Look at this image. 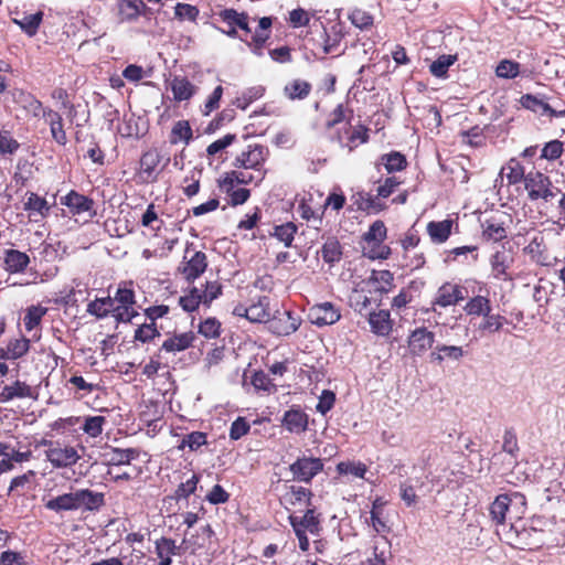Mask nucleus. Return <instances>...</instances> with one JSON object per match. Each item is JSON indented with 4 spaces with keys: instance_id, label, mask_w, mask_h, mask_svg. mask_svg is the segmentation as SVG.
Returning <instances> with one entry per match:
<instances>
[{
    "instance_id": "6ab92c4d",
    "label": "nucleus",
    "mask_w": 565,
    "mask_h": 565,
    "mask_svg": "<svg viewBox=\"0 0 565 565\" xmlns=\"http://www.w3.org/2000/svg\"><path fill=\"white\" fill-rule=\"evenodd\" d=\"M38 392L24 381L15 380L10 384L0 387V403H8L13 399L31 398L36 399Z\"/></svg>"
},
{
    "instance_id": "a211bd4d",
    "label": "nucleus",
    "mask_w": 565,
    "mask_h": 565,
    "mask_svg": "<svg viewBox=\"0 0 565 565\" xmlns=\"http://www.w3.org/2000/svg\"><path fill=\"white\" fill-rule=\"evenodd\" d=\"M367 288L372 289L374 295L379 296L377 306L383 295L391 292L394 287V275L387 269L373 270L367 280L363 281Z\"/></svg>"
},
{
    "instance_id": "cd10ccee",
    "label": "nucleus",
    "mask_w": 565,
    "mask_h": 565,
    "mask_svg": "<svg viewBox=\"0 0 565 565\" xmlns=\"http://www.w3.org/2000/svg\"><path fill=\"white\" fill-rule=\"evenodd\" d=\"M195 339L196 337L193 331L173 333L162 342L160 351L168 353L183 352L193 347Z\"/></svg>"
},
{
    "instance_id": "4c0bfd02",
    "label": "nucleus",
    "mask_w": 565,
    "mask_h": 565,
    "mask_svg": "<svg viewBox=\"0 0 565 565\" xmlns=\"http://www.w3.org/2000/svg\"><path fill=\"white\" fill-rule=\"evenodd\" d=\"M44 507L56 513L75 511L77 510L76 491L52 498L44 503Z\"/></svg>"
},
{
    "instance_id": "6e6552de",
    "label": "nucleus",
    "mask_w": 565,
    "mask_h": 565,
    "mask_svg": "<svg viewBox=\"0 0 565 565\" xmlns=\"http://www.w3.org/2000/svg\"><path fill=\"white\" fill-rule=\"evenodd\" d=\"M467 296V289L458 284L446 281L437 290L436 296L431 305L447 308L456 306L460 301L465 300Z\"/></svg>"
},
{
    "instance_id": "4d7b16f0",
    "label": "nucleus",
    "mask_w": 565,
    "mask_h": 565,
    "mask_svg": "<svg viewBox=\"0 0 565 565\" xmlns=\"http://www.w3.org/2000/svg\"><path fill=\"white\" fill-rule=\"evenodd\" d=\"M107 423L106 417L96 415L84 418L82 430L92 438H96L103 434L104 426Z\"/></svg>"
},
{
    "instance_id": "f03ea898",
    "label": "nucleus",
    "mask_w": 565,
    "mask_h": 565,
    "mask_svg": "<svg viewBox=\"0 0 565 565\" xmlns=\"http://www.w3.org/2000/svg\"><path fill=\"white\" fill-rule=\"evenodd\" d=\"M270 152L267 146L260 143H249L246 149L241 151L234 159L232 166L235 169L254 170L259 173L257 183L263 181L266 175L264 164Z\"/></svg>"
},
{
    "instance_id": "473e14b6",
    "label": "nucleus",
    "mask_w": 565,
    "mask_h": 565,
    "mask_svg": "<svg viewBox=\"0 0 565 565\" xmlns=\"http://www.w3.org/2000/svg\"><path fill=\"white\" fill-rule=\"evenodd\" d=\"M30 340L24 337L12 339L8 342L7 347L0 348V360L8 361L21 359L30 351Z\"/></svg>"
},
{
    "instance_id": "052dcab7",
    "label": "nucleus",
    "mask_w": 565,
    "mask_h": 565,
    "mask_svg": "<svg viewBox=\"0 0 565 565\" xmlns=\"http://www.w3.org/2000/svg\"><path fill=\"white\" fill-rule=\"evenodd\" d=\"M265 93L263 86L247 88L241 96L233 102L237 108L245 110L253 102L259 99Z\"/></svg>"
},
{
    "instance_id": "ea45409f",
    "label": "nucleus",
    "mask_w": 565,
    "mask_h": 565,
    "mask_svg": "<svg viewBox=\"0 0 565 565\" xmlns=\"http://www.w3.org/2000/svg\"><path fill=\"white\" fill-rule=\"evenodd\" d=\"M386 503L387 502L382 497H376L372 502V509L370 511L371 525L379 534L390 532V527L383 519Z\"/></svg>"
},
{
    "instance_id": "3c124183",
    "label": "nucleus",
    "mask_w": 565,
    "mask_h": 565,
    "mask_svg": "<svg viewBox=\"0 0 565 565\" xmlns=\"http://www.w3.org/2000/svg\"><path fill=\"white\" fill-rule=\"evenodd\" d=\"M200 480L201 477L198 473H192L189 479L178 484L173 494L171 495V499L175 500L177 502L181 500H188L189 497L196 491Z\"/></svg>"
},
{
    "instance_id": "bf43d9fd",
    "label": "nucleus",
    "mask_w": 565,
    "mask_h": 565,
    "mask_svg": "<svg viewBox=\"0 0 565 565\" xmlns=\"http://www.w3.org/2000/svg\"><path fill=\"white\" fill-rule=\"evenodd\" d=\"M207 444V434L203 431H192L183 436L178 445L179 450L188 447L191 451H196L200 447Z\"/></svg>"
},
{
    "instance_id": "4be33fe9",
    "label": "nucleus",
    "mask_w": 565,
    "mask_h": 565,
    "mask_svg": "<svg viewBox=\"0 0 565 565\" xmlns=\"http://www.w3.org/2000/svg\"><path fill=\"white\" fill-rule=\"evenodd\" d=\"M513 256L511 255L510 250L504 248V246L495 250V253H493L490 257V266L493 277L499 280L510 279L508 270L513 265Z\"/></svg>"
},
{
    "instance_id": "bb28decb",
    "label": "nucleus",
    "mask_w": 565,
    "mask_h": 565,
    "mask_svg": "<svg viewBox=\"0 0 565 565\" xmlns=\"http://www.w3.org/2000/svg\"><path fill=\"white\" fill-rule=\"evenodd\" d=\"M10 93L12 100L33 117H40L42 115L44 110L43 104L33 94L22 88H14Z\"/></svg>"
},
{
    "instance_id": "37998d69",
    "label": "nucleus",
    "mask_w": 565,
    "mask_h": 565,
    "mask_svg": "<svg viewBox=\"0 0 565 565\" xmlns=\"http://www.w3.org/2000/svg\"><path fill=\"white\" fill-rule=\"evenodd\" d=\"M193 139V130L189 120L182 119L174 122L169 136V142L171 145H178L183 142L189 145Z\"/></svg>"
},
{
    "instance_id": "39448f33",
    "label": "nucleus",
    "mask_w": 565,
    "mask_h": 565,
    "mask_svg": "<svg viewBox=\"0 0 565 565\" xmlns=\"http://www.w3.org/2000/svg\"><path fill=\"white\" fill-rule=\"evenodd\" d=\"M111 299L114 303H118L114 310V318L118 323H129L139 315L134 308L136 303L135 291L126 285L119 286Z\"/></svg>"
},
{
    "instance_id": "0eeeda50",
    "label": "nucleus",
    "mask_w": 565,
    "mask_h": 565,
    "mask_svg": "<svg viewBox=\"0 0 565 565\" xmlns=\"http://www.w3.org/2000/svg\"><path fill=\"white\" fill-rule=\"evenodd\" d=\"M313 493L310 489L302 486L285 484L284 492L280 497V503L286 509L291 508H308L312 505Z\"/></svg>"
},
{
    "instance_id": "c03bdc74",
    "label": "nucleus",
    "mask_w": 565,
    "mask_h": 565,
    "mask_svg": "<svg viewBox=\"0 0 565 565\" xmlns=\"http://www.w3.org/2000/svg\"><path fill=\"white\" fill-rule=\"evenodd\" d=\"M380 164L391 174L405 170L408 163L405 154L398 151H391L380 157Z\"/></svg>"
},
{
    "instance_id": "a18cd8bd",
    "label": "nucleus",
    "mask_w": 565,
    "mask_h": 565,
    "mask_svg": "<svg viewBox=\"0 0 565 565\" xmlns=\"http://www.w3.org/2000/svg\"><path fill=\"white\" fill-rule=\"evenodd\" d=\"M114 300L110 296L96 298L87 305V313L96 317L97 319H104L108 317L109 313L114 316Z\"/></svg>"
},
{
    "instance_id": "1a4fd4ad",
    "label": "nucleus",
    "mask_w": 565,
    "mask_h": 565,
    "mask_svg": "<svg viewBox=\"0 0 565 565\" xmlns=\"http://www.w3.org/2000/svg\"><path fill=\"white\" fill-rule=\"evenodd\" d=\"M52 449L45 450V456L47 461L57 469L68 468L78 462L81 459V455L77 452L76 448L73 446L65 445L63 446L61 443H57V446H53Z\"/></svg>"
},
{
    "instance_id": "c85d7f7f",
    "label": "nucleus",
    "mask_w": 565,
    "mask_h": 565,
    "mask_svg": "<svg viewBox=\"0 0 565 565\" xmlns=\"http://www.w3.org/2000/svg\"><path fill=\"white\" fill-rule=\"evenodd\" d=\"M30 264V257L26 253L19 249L9 248L3 253V269L9 274H21Z\"/></svg>"
},
{
    "instance_id": "5fc2aeb1",
    "label": "nucleus",
    "mask_w": 565,
    "mask_h": 565,
    "mask_svg": "<svg viewBox=\"0 0 565 565\" xmlns=\"http://www.w3.org/2000/svg\"><path fill=\"white\" fill-rule=\"evenodd\" d=\"M322 259L328 264L337 263L342 257V247L335 237L328 238L321 247Z\"/></svg>"
},
{
    "instance_id": "dca6fc26",
    "label": "nucleus",
    "mask_w": 565,
    "mask_h": 565,
    "mask_svg": "<svg viewBox=\"0 0 565 565\" xmlns=\"http://www.w3.org/2000/svg\"><path fill=\"white\" fill-rule=\"evenodd\" d=\"M288 521L292 529H300L313 535H318L321 531V513L312 505L306 508L302 516L290 514Z\"/></svg>"
},
{
    "instance_id": "9b49d317",
    "label": "nucleus",
    "mask_w": 565,
    "mask_h": 565,
    "mask_svg": "<svg viewBox=\"0 0 565 565\" xmlns=\"http://www.w3.org/2000/svg\"><path fill=\"white\" fill-rule=\"evenodd\" d=\"M308 426L309 415L300 405H291L282 415L281 427L290 434L300 435Z\"/></svg>"
},
{
    "instance_id": "9d476101",
    "label": "nucleus",
    "mask_w": 565,
    "mask_h": 565,
    "mask_svg": "<svg viewBox=\"0 0 565 565\" xmlns=\"http://www.w3.org/2000/svg\"><path fill=\"white\" fill-rule=\"evenodd\" d=\"M233 313L237 317H243L250 322H268L270 318L269 300L267 297H260L257 302L246 307L238 303L234 307Z\"/></svg>"
},
{
    "instance_id": "774afa93",
    "label": "nucleus",
    "mask_w": 565,
    "mask_h": 565,
    "mask_svg": "<svg viewBox=\"0 0 565 565\" xmlns=\"http://www.w3.org/2000/svg\"><path fill=\"white\" fill-rule=\"evenodd\" d=\"M0 565H31L24 552L6 550L0 553Z\"/></svg>"
},
{
    "instance_id": "69168bd1",
    "label": "nucleus",
    "mask_w": 565,
    "mask_h": 565,
    "mask_svg": "<svg viewBox=\"0 0 565 565\" xmlns=\"http://www.w3.org/2000/svg\"><path fill=\"white\" fill-rule=\"evenodd\" d=\"M387 236V228L383 221L377 220L371 224L369 231L363 235L365 242L381 244Z\"/></svg>"
},
{
    "instance_id": "603ef678",
    "label": "nucleus",
    "mask_w": 565,
    "mask_h": 565,
    "mask_svg": "<svg viewBox=\"0 0 565 565\" xmlns=\"http://www.w3.org/2000/svg\"><path fill=\"white\" fill-rule=\"evenodd\" d=\"M348 19L355 28L361 31H367L374 25L373 14L361 8H353L349 12Z\"/></svg>"
},
{
    "instance_id": "f8f14e48",
    "label": "nucleus",
    "mask_w": 565,
    "mask_h": 565,
    "mask_svg": "<svg viewBox=\"0 0 565 565\" xmlns=\"http://www.w3.org/2000/svg\"><path fill=\"white\" fill-rule=\"evenodd\" d=\"M311 323L317 327L331 326L338 322L341 318V312L338 307L332 302L326 301L313 305L309 309L308 315Z\"/></svg>"
},
{
    "instance_id": "09e8293b",
    "label": "nucleus",
    "mask_w": 565,
    "mask_h": 565,
    "mask_svg": "<svg viewBox=\"0 0 565 565\" xmlns=\"http://www.w3.org/2000/svg\"><path fill=\"white\" fill-rule=\"evenodd\" d=\"M512 499L509 494H499L490 505V515L497 524L505 522V515Z\"/></svg>"
},
{
    "instance_id": "2f4dec72",
    "label": "nucleus",
    "mask_w": 565,
    "mask_h": 565,
    "mask_svg": "<svg viewBox=\"0 0 565 565\" xmlns=\"http://www.w3.org/2000/svg\"><path fill=\"white\" fill-rule=\"evenodd\" d=\"M482 227V237L486 241L491 242H501L508 236V227L504 222L497 218L495 216H491L481 224Z\"/></svg>"
},
{
    "instance_id": "5701e85b",
    "label": "nucleus",
    "mask_w": 565,
    "mask_h": 565,
    "mask_svg": "<svg viewBox=\"0 0 565 565\" xmlns=\"http://www.w3.org/2000/svg\"><path fill=\"white\" fill-rule=\"evenodd\" d=\"M254 180H255V178L252 173L238 171V170H231V171L224 172L217 179V186L222 193H225L227 195L232 191L237 190L238 189L237 185L249 184Z\"/></svg>"
},
{
    "instance_id": "f257e3e1",
    "label": "nucleus",
    "mask_w": 565,
    "mask_h": 565,
    "mask_svg": "<svg viewBox=\"0 0 565 565\" xmlns=\"http://www.w3.org/2000/svg\"><path fill=\"white\" fill-rule=\"evenodd\" d=\"M321 33L319 39L313 36L310 31L306 38L307 42L312 45L313 52H321L322 54H331L338 51L340 43L345 36L344 23L340 20L333 21L327 29L321 24Z\"/></svg>"
},
{
    "instance_id": "ddd939ff",
    "label": "nucleus",
    "mask_w": 565,
    "mask_h": 565,
    "mask_svg": "<svg viewBox=\"0 0 565 565\" xmlns=\"http://www.w3.org/2000/svg\"><path fill=\"white\" fill-rule=\"evenodd\" d=\"M60 202L74 216L88 213L93 217L96 214L94 200L75 190H71L66 195L61 196Z\"/></svg>"
},
{
    "instance_id": "79ce46f5",
    "label": "nucleus",
    "mask_w": 565,
    "mask_h": 565,
    "mask_svg": "<svg viewBox=\"0 0 565 565\" xmlns=\"http://www.w3.org/2000/svg\"><path fill=\"white\" fill-rule=\"evenodd\" d=\"M501 175H505L509 185L524 182L526 178L523 164L516 159L511 158L500 170Z\"/></svg>"
},
{
    "instance_id": "338daca9",
    "label": "nucleus",
    "mask_w": 565,
    "mask_h": 565,
    "mask_svg": "<svg viewBox=\"0 0 565 565\" xmlns=\"http://www.w3.org/2000/svg\"><path fill=\"white\" fill-rule=\"evenodd\" d=\"M345 203H347L345 195L343 194L340 186H337V188H333V190L328 194L321 209L323 210V212L328 207H330L331 210H333L335 212H339L340 210H342L345 206Z\"/></svg>"
},
{
    "instance_id": "49530a36",
    "label": "nucleus",
    "mask_w": 565,
    "mask_h": 565,
    "mask_svg": "<svg viewBox=\"0 0 565 565\" xmlns=\"http://www.w3.org/2000/svg\"><path fill=\"white\" fill-rule=\"evenodd\" d=\"M109 456V465L113 466H122V465H129L132 460H136L140 456V450L137 448H118L113 447L110 452H108Z\"/></svg>"
},
{
    "instance_id": "7ed1b4c3",
    "label": "nucleus",
    "mask_w": 565,
    "mask_h": 565,
    "mask_svg": "<svg viewBox=\"0 0 565 565\" xmlns=\"http://www.w3.org/2000/svg\"><path fill=\"white\" fill-rule=\"evenodd\" d=\"M207 268V257L204 252L196 250L193 243H188L182 260L177 267V274L193 284Z\"/></svg>"
},
{
    "instance_id": "b1692460",
    "label": "nucleus",
    "mask_w": 565,
    "mask_h": 565,
    "mask_svg": "<svg viewBox=\"0 0 565 565\" xmlns=\"http://www.w3.org/2000/svg\"><path fill=\"white\" fill-rule=\"evenodd\" d=\"M25 195L23 209L29 213L30 220L39 222L50 215L51 204L44 198L34 192H26Z\"/></svg>"
},
{
    "instance_id": "e433bc0d",
    "label": "nucleus",
    "mask_w": 565,
    "mask_h": 565,
    "mask_svg": "<svg viewBox=\"0 0 565 565\" xmlns=\"http://www.w3.org/2000/svg\"><path fill=\"white\" fill-rule=\"evenodd\" d=\"M312 90V85L306 79L295 78L284 87V95L290 100L306 99Z\"/></svg>"
},
{
    "instance_id": "a19ab883",
    "label": "nucleus",
    "mask_w": 565,
    "mask_h": 565,
    "mask_svg": "<svg viewBox=\"0 0 565 565\" xmlns=\"http://www.w3.org/2000/svg\"><path fill=\"white\" fill-rule=\"evenodd\" d=\"M465 355L462 347L439 344L430 353V361L441 364L445 360L459 361Z\"/></svg>"
},
{
    "instance_id": "f3484780",
    "label": "nucleus",
    "mask_w": 565,
    "mask_h": 565,
    "mask_svg": "<svg viewBox=\"0 0 565 565\" xmlns=\"http://www.w3.org/2000/svg\"><path fill=\"white\" fill-rule=\"evenodd\" d=\"M273 22V17H263L258 20V25L249 41L241 38V40L245 41L250 51L257 56L263 55V50L271 34Z\"/></svg>"
},
{
    "instance_id": "de8ad7c7",
    "label": "nucleus",
    "mask_w": 565,
    "mask_h": 565,
    "mask_svg": "<svg viewBox=\"0 0 565 565\" xmlns=\"http://www.w3.org/2000/svg\"><path fill=\"white\" fill-rule=\"evenodd\" d=\"M353 116L352 109H347L343 104L337 105V107L330 113L329 118L326 122L327 129H332L339 124L347 121L344 132L348 134L351 128V118Z\"/></svg>"
},
{
    "instance_id": "58836bf2",
    "label": "nucleus",
    "mask_w": 565,
    "mask_h": 565,
    "mask_svg": "<svg viewBox=\"0 0 565 565\" xmlns=\"http://www.w3.org/2000/svg\"><path fill=\"white\" fill-rule=\"evenodd\" d=\"M463 311L468 317H481L487 316L492 311V303L487 296H475L471 297L463 306Z\"/></svg>"
},
{
    "instance_id": "a878e982",
    "label": "nucleus",
    "mask_w": 565,
    "mask_h": 565,
    "mask_svg": "<svg viewBox=\"0 0 565 565\" xmlns=\"http://www.w3.org/2000/svg\"><path fill=\"white\" fill-rule=\"evenodd\" d=\"M367 321L371 331L379 337H388L394 327V321L391 318L388 310H377L367 312Z\"/></svg>"
},
{
    "instance_id": "2eb2a0df",
    "label": "nucleus",
    "mask_w": 565,
    "mask_h": 565,
    "mask_svg": "<svg viewBox=\"0 0 565 565\" xmlns=\"http://www.w3.org/2000/svg\"><path fill=\"white\" fill-rule=\"evenodd\" d=\"M351 204L348 206L349 212L359 211L366 214H376L383 211L386 205L375 195L365 192L356 191L350 198Z\"/></svg>"
},
{
    "instance_id": "13d9d810",
    "label": "nucleus",
    "mask_w": 565,
    "mask_h": 565,
    "mask_svg": "<svg viewBox=\"0 0 565 565\" xmlns=\"http://www.w3.org/2000/svg\"><path fill=\"white\" fill-rule=\"evenodd\" d=\"M161 333L154 322H145L135 330L134 340L141 343H149L160 337Z\"/></svg>"
},
{
    "instance_id": "412c9836",
    "label": "nucleus",
    "mask_w": 565,
    "mask_h": 565,
    "mask_svg": "<svg viewBox=\"0 0 565 565\" xmlns=\"http://www.w3.org/2000/svg\"><path fill=\"white\" fill-rule=\"evenodd\" d=\"M117 19L120 23L134 22L146 15L149 8L142 0H118L116 4Z\"/></svg>"
},
{
    "instance_id": "8fccbe9b",
    "label": "nucleus",
    "mask_w": 565,
    "mask_h": 565,
    "mask_svg": "<svg viewBox=\"0 0 565 565\" xmlns=\"http://www.w3.org/2000/svg\"><path fill=\"white\" fill-rule=\"evenodd\" d=\"M47 313V308L42 305H32L25 309L23 324L26 331H32L40 326L43 317Z\"/></svg>"
},
{
    "instance_id": "393cba45",
    "label": "nucleus",
    "mask_w": 565,
    "mask_h": 565,
    "mask_svg": "<svg viewBox=\"0 0 565 565\" xmlns=\"http://www.w3.org/2000/svg\"><path fill=\"white\" fill-rule=\"evenodd\" d=\"M377 302V299L374 298V294L371 288H367L363 282L362 286L354 288L349 297L350 307L361 316L367 315L370 312V307L372 301Z\"/></svg>"
},
{
    "instance_id": "864d4df0",
    "label": "nucleus",
    "mask_w": 565,
    "mask_h": 565,
    "mask_svg": "<svg viewBox=\"0 0 565 565\" xmlns=\"http://www.w3.org/2000/svg\"><path fill=\"white\" fill-rule=\"evenodd\" d=\"M201 303H203L201 290L195 286L184 290V295L179 298V306L185 312L198 310Z\"/></svg>"
},
{
    "instance_id": "c756f323",
    "label": "nucleus",
    "mask_w": 565,
    "mask_h": 565,
    "mask_svg": "<svg viewBox=\"0 0 565 565\" xmlns=\"http://www.w3.org/2000/svg\"><path fill=\"white\" fill-rule=\"evenodd\" d=\"M77 510L98 511L105 504V495L90 489L76 490Z\"/></svg>"
},
{
    "instance_id": "20e7f679",
    "label": "nucleus",
    "mask_w": 565,
    "mask_h": 565,
    "mask_svg": "<svg viewBox=\"0 0 565 565\" xmlns=\"http://www.w3.org/2000/svg\"><path fill=\"white\" fill-rule=\"evenodd\" d=\"M524 189L530 201L548 202L561 192V189L553 185L551 178L539 170H531L526 173Z\"/></svg>"
},
{
    "instance_id": "6e6d98bb",
    "label": "nucleus",
    "mask_w": 565,
    "mask_h": 565,
    "mask_svg": "<svg viewBox=\"0 0 565 565\" xmlns=\"http://www.w3.org/2000/svg\"><path fill=\"white\" fill-rule=\"evenodd\" d=\"M160 161L161 156L157 149L153 148L145 151L139 161L141 172L147 174V177H151Z\"/></svg>"
},
{
    "instance_id": "4468645a",
    "label": "nucleus",
    "mask_w": 565,
    "mask_h": 565,
    "mask_svg": "<svg viewBox=\"0 0 565 565\" xmlns=\"http://www.w3.org/2000/svg\"><path fill=\"white\" fill-rule=\"evenodd\" d=\"M269 330L279 337L289 335L298 330L301 320L294 312L284 310L269 318Z\"/></svg>"
},
{
    "instance_id": "423d86ee",
    "label": "nucleus",
    "mask_w": 565,
    "mask_h": 565,
    "mask_svg": "<svg viewBox=\"0 0 565 565\" xmlns=\"http://www.w3.org/2000/svg\"><path fill=\"white\" fill-rule=\"evenodd\" d=\"M323 467L321 458L301 456L289 466V471L294 480L311 483L312 479L323 471Z\"/></svg>"
},
{
    "instance_id": "e2e57ef3",
    "label": "nucleus",
    "mask_w": 565,
    "mask_h": 565,
    "mask_svg": "<svg viewBox=\"0 0 565 565\" xmlns=\"http://www.w3.org/2000/svg\"><path fill=\"white\" fill-rule=\"evenodd\" d=\"M337 471L339 475H352L356 478L363 479L367 471V467L361 461H341L337 465Z\"/></svg>"
},
{
    "instance_id": "680f3d73",
    "label": "nucleus",
    "mask_w": 565,
    "mask_h": 565,
    "mask_svg": "<svg viewBox=\"0 0 565 565\" xmlns=\"http://www.w3.org/2000/svg\"><path fill=\"white\" fill-rule=\"evenodd\" d=\"M42 19H43V12L42 11H39L36 13H33V14H29V15H25L23 17L22 20H14V22L17 24L20 25V28L29 35V36H33L36 34L39 28H40V24L42 22Z\"/></svg>"
},
{
    "instance_id": "72a5a7b5",
    "label": "nucleus",
    "mask_w": 565,
    "mask_h": 565,
    "mask_svg": "<svg viewBox=\"0 0 565 565\" xmlns=\"http://www.w3.org/2000/svg\"><path fill=\"white\" fill-rule=\"evenodd\" d=\"M482 320L477 326V332L480 337L491 335L500 332L504 324L508 323V319L500 315L489 312L487 316H481Z\"/></svg>"
},
{
    "instance_id": "f704fd0d",
    "label": "nucleus",
    "mask_w": 565,
    "mask_h": 565,
    "mask_svg": "<svg viewBox=\"0 0 565 565\" xmlns=\"http://www.w3.org/2000/svg\"><path fill=\"white\" fill-rule=\"evenodd\" d=\"M245 11L238 12L236 9L227 8L223 9L217 13L218 19L227 25L226 30H221L222 33L227 35L228 38L236 39L238 38L237 26L245 15Z\"/></svg>"
},
{
    "instance_id": "0e129e2a",
    "label": "nucleus",
    "mask_w": 565,
    "mask_h": 565,
    "mask_svg": "<svg viewBox=\"0 0 565 565\" xmlns=\"http://www.w3.org/2000/svg\"><path fill=\"white\" fill-rule=\"evenodd\" d=\"M456 60L457 57L454 55L443 54L430 64L429 71L436 77H445L449 67L456 62Z\"/></svg>"
},
{
    "instance_id": "aec40b11",
    "label": "nucleus",
    "mask_w": 565,
    "mask_h": 565,
    "mask_svg": "<svg viewBox=\"0 0 565 565\" xmlns=\"http://www.w3.org/2000/svg\"><path fill=\"white\" fill-rule=\"evenodd\" d=\"M435 342V333L425 327L416 328L408 337V349L413 355L422 356Z\"/></svg>"
},
{
    "instance_id": "7c9ffc66",
    "label": "nucleus",
    "mask_w": 565,
    "mask_h": 565,
    "mask_svg": "<svg viewBox=\"0 0 565 565\" xmlns=\"http://www.w3.org/2000/svg\"><path fill=\"white\" fill-rule=\"evenodd\" d=\"M173 99L178 103L191 99L196 93V86L185 76L175 75L170 82Z\"/></svg>"
},
{
    "instance_id": "c9c22d12",
    "label": "nucleus",
    "mask_w": 565,
    "mask_h": 565,
    "mask_svg": "<svg viewBox=\"0 0 565 565\" xmlns=\"http://www.w3.org/2000/svg\"><path fill=\"white\" fill-rule=\"evenodd\" d=\"M454 222L451 220L444 221H430L427 226V233L435 244H443L447 242L449 236L451 235Z\"/></svg>"
}]
</instances>
